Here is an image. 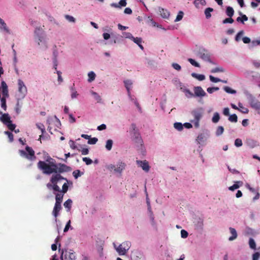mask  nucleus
Segmentation results:
<instances>
[{
  "label": "nucleus",
  "mask_w": 260,
  "mask_h": 260,
  "mask_svg": "<svg viewBox=\"0 0 260 260\" xmlns=\"http://www.w3.org/2000/svg\"><path fill=\"white\" fill-rule=\"evenodd\" d=\"M61 180H64L68 182V180L63 177L60 174H53L50 178V182L52 184L48 183L47 186L49 188L51 187L54 191L65 193L68 190L69 186L67 183H64L62 185V190H60L59 187L57 185V183Z\"/></svg>",
  "instance_id": "1"
},
{
  "label": "nucleus",
  "mask_w": 260,
  "mask_h": 260,
  "mask_svg": "<svg viewBox=\"0 0 260 260\" xmlns=\"http://www.w3.org/2000/svg\"><path fill=\"white\" fill-rule=\"evenodd\" d=\"M129 133L132 141L138 146H142L143 141L139 132V129L137 128L135 123L131 124Z\"/></svg>",
  "instance_id": "2"
},
{
  "label": "nucleus",
  "mask_w": 260,
  "mask_h": 260,
  "mask_svg": "<svg viewBox=\"0 0 260 260\" xmlns=\"http://www.w3.org/2000/svg\"><path fill=\"white\" fill-rule=\"evenodd\" d=\"M204 113V110L202 108H198L192 110L191 112L193 119L191 122L194 124L195 127H199V121L202 117Z\"/></svg>",
  "instance_id": "3"
},
{
  "label": "nucleus",
  "mask_w": 260,
  "mask_h": 260,
  "mask_svg": "<svg viewBox=\"0 0 260 260\" xmlns=\"http://www.w3.org/2000/svg\"><path fill=\"white\" fill-rule=\"evenodd\" d=\"M38 168L42 171L45 174H51L54 173V170L51 168L50 164H47L46 162L40 160L37 164Z\"/></svg>",
  "instance_id": "4"
},
{
  "label": "nucleus",
  "mask_w": 260,
  "mask_h": 260,
  "mask_svg": "<svg viewBox=\"0 0 260 260\" xmlns=\"http://www.w3.org/2000/svg\"><path fill=\"white\" fill-rule=\"evenodd\" d=\"M25 150L28 152V154L24 150H19V153L20 155V156L22 157H25V158L29 160H32L36 158L35 155V151L31 147L27 146L25 148Z\"/></svg>",
  "instance_id": "5"
},
{
  "label": "nucleus",
  "mask_w": 260,
  "mask_h": 260,
  "mask_svg": "<svg viewBox=\"0 0 260 260\" xmlns=\"http://www.w3.org/2000/svg\"><path fill=\"white\" fill-rule=\"evenodd\" d=\"M131 246V243L129 241H126L121 244L116 248L119 255H124L128 250Z\"/></svg>",
  "instance_id": "6"
},
{
  "label": "nucleus",
  "mask_w": 260,
  "mask_h": 260,
  "mask_svg": "<svg viewBox=\"0 0 260 260\" xmlns=\"http://www.w3.org/2000/svg\"><path fill=\"white\" fill-rule=\"evenodd\" d=\"M41 31L40 28H36L35 31L36 41L39 45H41V43L44 44L45 48H47V43L45 40L44 37L42 35H40L39 31Z\"/></svg>",
  "instance_id": "7"
},
{
  "label": "nucleus",
  "mask_w": 260,
  "mask_h": 260,
  "mask_svg": "<svg viewBox=\"0 0 260 260\" xmlns=\"http://www.w3.org/2000/svg\"><path fill=\"white\" fill-rule=\"evenodd\" d=\"M18 91L21 94V98L25 97L27 93V88L23 81L21 79L18 80Z\"/></svg>",
  "instance_id": "8"
},
{
  "label": "nucleus",
  "mask_w": 260,
  "mask_h": 260,
  "mask_svg": "<svg viewBox=\"0 0 260 260\" xmlns=\"http://www.w3.org/2000/svg\"><path fill=\"white\" fill-rule=\"evenodd\" d=\"M249 104L253 108L260 110V102L252 96H250L249 98Z\"/></svg>",
  "instance_id": "9"
},
{
  "label": "nucleus",
  "mask_w": 260,
  "mask_h": 260,
  "mask_svg": "<svg viewBox=\"0 0 260 260\" xmlns=\"http://www.w3.org/2000/svg\"><path fill=\"white\" fill-rule=\"evenodd\" d=\"M136 162L137 164L139 167H141L142 169L145 172H148L149 171L150 166L149 165L148 162L147 160H137Z\"/></svg>",
  "instance_id": "10"
},
{
  "label": "nucleus",
  "mask_w": 260,
  "mask_h": 260,
  "mask_svg": "<svg viewBox=\"0 0 260 260\" xmlns=\"http://www.w3.org/2000/svg\"><path fill=\"white\" fill-rule=\"evenodd\" d=\"M61 209V204L55 203V205L52 211V214L55 217L56 221H57V217L59 215V213Z\"/></svg>",
  "instance_id": "11"
},
{
  "label": "nucleus",
  "mask_w": 260,
  "mask_h": 260,
  "mask_svg": "<svg viewBox=\"0 0 260 260\" xmlns=\"http://www.w3.org/2000/svg\"><path fill=\"white\" fill-rule=\"evenodd\" d=\"M1 87L2 88V97L9 98V90L8 87L6 83L4 81H2L1 82Z\"/></svg>",
  "instance_id": "12"
},
{
  "label": "nucleus",
  "mask_w": 260,
  "mask_h": 260,
  "mask_svg": "<svg viewBox=\"0 0 260 260\" xmlns=\"http://www.w3.org/2000/svg\"><path fill=\"white\" fill-rule=\"evenodd\" d=\"M71 170V167L63 164H58V173L59 174L63 172H68Z\"/></svg>",
  "instance_id": "13"
},
{
  "label": "nucleus",
  "mask_w": 260,
  "mask_h": 260,
  "mask_svg": "<svg viewBox=\"0 0 260 260\" xmlns=\"http://www.w3.org/2000/svg\"><path fill=\"white\" fill-rule=\"evenodd\" d=\"M194 92L196 96L203 97L206 95L205 91L200 86H197L194 88Z\"/></svg>",
  "instance_id": "14"
},
{
  "label": "nucleus",
  "mask_w": 260,
  "mask_h": 260,
  "mask_svg": "<svg viewBox=\"0 0 260 260\" xmlns=\"http://www.w3.org/2000/svg\"><path fill=\"white\" fill-rule=\"evenodd\" d=\"M0 114L2 116L0 117V121H1L4 124H7L11 122V118L8 113L3 114L2 111H0Z\"/></svg>",
  "instance_id": "15"
},
{
  "label": "nucleus",
  "mask_w": 260,
  "mask_h": 260,
  "mask_svg": "<svg viewBox=\"0 0 260 260\" xmlns=\"http://www.w3.org/2000/svg\"><path fill=\"white\" fill-rule=\"evenodd\" d=\"M125 167L126 164L124 162H119L116 166L114 172L121 174L122 171L125 169Z\"/></svg>",
  "instance_id": "16"
},
{
  "label": "nucleus",
  "mask_w": 260,
  "mask_h": 260,
  "mask_svg": "<svg viewBox=\"0 0 260 260\" xmlns=\"http://www.w3.org/2000/svg\"><path fill=\"white\" fill-rule=\"evenodd\" d=\"M76 257L75 252L73 250L70 251H66L64 254V260H75Z\"/></svg>",
  "instance_id": "17"
},
{
  "label": "nucleus",
  "mask_w": 260,
  "mask_h": 260,
  "mask_svg": "<svg viewBox=\"0 0 260 260\" xmlns=\"http://www.w3.org/2000/svg\"><path fill=\"white\" fill-rule=\"evenodd\" d=\"M47 161L49 162L50 164L51 168L54 170V173L55 174H58V164H56L53 160V159L49 157L47 160Z\"/></svg>",
  "instance_id": "18"
},
{
  "label": "nucleus",
  "mask_w": 260,
  "mask_h": 260,
  "mask_svg": "<svg viewBox=\"0 0 260 260\" xmlns=\"http://www.w3.org/2000/svg\"><path fill=\"white\" fill-rule=\"evenodd\" d=\"M158 10H159V12L160 16L163 18H165V19L169 18V17L170 16V12L168 10L163 9L162 8H160V7L159 8Z\"/></svg>",
  "instance_id": "19"
},
{
  "label": "nucleus",
  "mask_w": 260,
  "mask_h": 260,
  "mask_svg": "<svg viewBox=\"0 0 260 260\" xmlns=\"http://www.w3.org/2000/svg\"><path fill=\"white\" fill-rule=\"evenodd\" d=\"M126 5V0H120L118 4L112 3L111 6L114 8H120L121 7H125Z\"/></svg>",
  "instance_id": "20"
},
{
  "label": "nucleus",
  "mask_w": 260,
  "mask_h": 260,
  "mask_svg": "<svg viewBox=\"0 0 260 260\" xmlns=\"http://www.w3.org/2000/svg\"><path fill=\"white\" fill-rule=\"evenodd\" d=\"M0 28L1 29H3L7 33L10 34V31L9 29H8L6 23L1 18H0Z\"/></svg>",
  "instance_id": "21"
},
{
  "label": "nucleus",
  "mask_w": 260,
  "mask_h": 260,
  "mask_svg": "<svg viewBox=\"0 0 260 260\" xmlns=\"http://www.w3.org/2000/svg\"><path fill=\"white\" fill-rule=\"evenodd\" d=\"M229 230L232 236L229 238V240L230 241H233L237 238V233L236 230L234 228H230Z\"/></svg>",
  "instance_id": "22"
},
{
  "label": "nucleus",
  "mask_w": 260,
  "mask_h": 260,
  "mask_svg": "<svg viewBox=\"0 0 260 260\" xmlns=\"http://www.w3.org/2000/svg\"><path fill=\"white\" fill-rule=\"evenodd\" d=\"M63 194L61 192H58L55 195V203L61 204L63 197Z\"/></svg>",
  "instance_id": "23"
},
{
  "label": "nucleus",
  "mask_w": 260,
  "mask_h": 260,
  "mask_svg": "<svg viewBox=\"0 0 260 260\" xmlns=\"http://www.w3.org/2000/svg\"><path fill=\"white\" fill-rule=\"evenodd\" d=\"M243 184V182L241 181H237L235 184L230 186L229 189L230 190L234 191L236 189L239 188L240 186H242Z\"/></svg>",
  "instance_id": "24"
},
{
  "label": "nucleus",
  "mask_w": 260,
  "mask_h": 260,
  "mask_svg": "<svg viewBox=\"0 0 260 260\" xmlns=\"http://www.w3.org/2000/svg\"><path fill=\"white\" fill-rule=\"evenodd\" d=\"M191 76L199 81H203L205 79V76L204 75L198 74L195 73H192L191 74Z\"/></svg>",
  "instance_id": "25"
},
{
  "label": "nucleus",
  "mask_w": 260,
  "mask_h": 260,
  "mask_svg": "<svg viewBox=\"0 0 260 260\" xmlns=\"http://www.w3.org/2000/svg\"><path fill=\"white\" fill-rule=\"evenodd\" d=\"M7 98H8L2 97V98H1V100H0L1 103V107L4 111H6L7 108V104H6V99Z\"/></svg>",
  "instance_id": "26"
},
{
  "label": "nucleus",
  "mask_w": 260,
  "mask_h": 260,
  "mask_svg": "<svg viewBox=\"0 0 260 260\" xmlns=\"http://www.w3.org/2000/svg\"><path fill=\"white\" fill-rule=\"evenodd\" d=\"M234 14L233 8L230 6H228L226 9V14L228 16L232 17Z\"/></svg>",
  "instance_id": "27"
},
{
  "label": "nucleus",
  "mask_w": 260,
  "mask_h": 260,
  "mask_svg": "<svg viewBox=\"0 0 260 260\" xmlns=\"http://www.w3.org/2000/svg\"><path fill=\"white\" fill-rule=\"evenodd\" d=\"M72 201L71 199H68L63 204V206L66 208H67V211H70L72 207Z\"/></svg>",
  "instance_id": "28"
},
{
  "label": "nucleus",
  "mask_w": 260,
  "mask_h": 260,
  "mask_svg": "<svg viewBox=\"0 0 260 260\" xmlns=\"http://www.w3.org/2000/svg\"><path fill=\"white\" fill-rule=\"evenodd\" d=\"M213 11V9L211 8H207L205 10V14L207 19L211 17V12Z\"/></svg>",
  "instance_id": "29"
},
{
  "label": "nucleus",
  "mask_w": 260,
  "mask_h": 260,
  "mask_svg": "<svg viewBox=\"0 0 260 260\" xmlns=\"http://www.w3.org/2000/svg\"><path fill=\"white\" fill-rule=\"evenodd\" d=\"M125 87L126 88L128 93H129L130 88L132 85V82L129 80H127L124 81Z\"/></svg>",
  "instance_id": "30"
},
{
  "label": "nucleus",
  "mask_w": 260,
  "mask_h": 260,
  "mask_svg": "<svg viewBox=\"0 0 260 260\" xmlns=\"http://www.w3.org/2000/svg\"><path fill=\"white\" fill-rule=\"evenodd\" d=\"M88 81L89 82H91L95 79V74L93 72L91 71V72H90L88 74Z\"/></svg>",
  "instance_id": "31"
},
{
  "label": "nucleus",
  "mask_w": 260,
  "mask_h": 260,
  "mask_svg": "<svg viewBox=\"0 0 260 260\" xmlns=\"http://www.w3.org/2000/svg\"><path fill=\"white\" fill-rule=\"evenodd\" d=\"M220 119V116L218 113L216 112L214 114L212 120L213 123H217Z\"/></svg>",
  "instance_id": "32"
},
{
  "label": "nucleus",
  "mask_w": 260,
  "mask_h": 260,
  "mask_svg": "<svg viewBox=\"0 0 260 260\" xmlns=\"http://www.w3.org/2000/svg\"><path fill=\"white\" fill-rule=\"evenodd\" d=\"M113 145V141L112 140H108L106 142V148L110 151L111 150Z\"/></svg>",
  "instance_id": "33"
},
{
  "label": "nucleus",
  "mask_w": 260,
  "mask_h": 260,
  "mask_svg": "<svg viewBox=\"0 0 260 260\" xmlns=\"http://www.w3.org/2000/svg\"><path fill=\"white\" fill-rule=\"evenodd\" d=\"M229 120L232 122H237L238 121L237 116L235 114L230 115L229 117Z\"/></svg>",
  "instance_id": "34"
},
{
  "label": "nucleus",
  "mask_w": 260,
  "mask_h": 260,
  "mask_svg": "<svg viewBox=\"0 0 260 260\" xmlns=\"http://www.w3.org/2000/svg\"><path fill=\"white\" fill-rule=\"evenodd\" d=\"M174 127L177 130L181 131L183 129V125L180 122H175L174 124Z\"/></svg>",
  "instance_id": "35"
},
{
  "label": "nucleus",
  "mask_w": 260,
  "mask_h": 260,
  "mask_svg": "<svg viewBox=\"0 0 260 260\" xmlns=\"http://www.w3.org/2000/svg\"><path fill=\"white\" fill-rule=\"evenodd\" d=\"M37 127L41 131L42 134H43L46 132L45 128L43 124L42 123H37L36 124Z\"/></svg>",
  "instance_id": "36"
},
{
  "label": "nucleus",
  "mask_w": 260,
  "mask_h": 260,
  "mask_svg": "<svg viewBox=\"0 0 260 260\" xmlns=\"http://www.w3.org/2000/svg\"><path fill=\"white\" fill-rule=\"evenodd\" d=\"M249 245L251 249H255L256 244L254 240L252 238H250L249 241Z\"/></svg>",
  "instance_id": "37"
},
{
  "label": "nucleus",
  "mask_w": 260,
  "mask_h": 260,
  "mask_svg": "<svg viewBox=\"0 0 260 260\" xmlns=\"http://www.w3.org/2000/svg\"><path fill=\"white\" fill-rule=\"evenodd\" d=\"M98 138L94 137V138H91L89 139L88 141V144L90 145H93L96 144V143L98 142Z\"/></svg>",
  "instance_id": "38"
},
{
  "label": "nucleus",
  "mask_w": 260,
  "mask_h": 260,
  "mask_svg": "<svg viewBox=\"0 0 260 260\" xmlns=\"http://www.w3.org/2000/svg\"><path fill=\"white\" fill-rule=\"evenodd\" d=\"M5 134L8 136V137L9 139V141L10 142H12L14 140V137H13V134L11 132H10L9 131L5 132Z\"/></svg>",
  "instance_id": "39"
},
{
  "label": "nucleus",
  "mask_w": 260,
  "mask_h": 260,
  "mask_svg": "<svg viewBox=\"0 0 260 260\" xmlns=\"http://www.w3.org/2000/svg\"><path fill=\"white\" fill-rule=\"evenodd\" d=\"M223 131H224V128H223V126H219L217 128V130L216 132V135L217 136H220L223 133Z\"/></svg>",
  "instance_id": "40"
},
{
  "label": "nucleus",
  "mask_w": 260,
  "mask_h": 260,
  "mask_svg": "<svg viewBox=\"0 0 260 260\" xmlns=\"http://www.w3.org/2000/svg\"><path fill=\"white\" fill-rule=\"evenodd\" d=\"M132 40L138 45H139V44H141L142 40L141 38H135L133 36H132Z\"/></svg>",
  "instance_id": "41"
},
{
  "label": "nucleus",
  "mask_w": 260,
  "mask_h": 260,
  "mask_svg": "<svg viewBox=\"0 0 260 260\" xmlns=\"http://www.w3.org/2000/svg\"><path fill=\"white\" fill-rule=\"evenodd\" d=\"M53 55H54V58H53L54 66L55 69L56 70V69H57L56 67L57 66V52L55 51L53 52Z\"/></svg>",
  "instance_id": "42"
},
{
  "label": "nucleus",
  "mask_w": 260,
  "mask_h": 260,
  "mask_svg": "<svg viewBox=\"0 0 260 260\" xmlns=\"http://www.w3.org/2000/svg\"><path fill=\"white\" fill-rule=\"evenodd\" d=\"M5 125H7L8 128L11 131H13L15 129L16 127V125L14 124H13L12 123V121L10 123H8L7 124H6Z\"/></svg>",
  "instance_id": "43"
},
{
  "label": "nucleus",
  "mask_w": 260,
  "mask_h": 260,
  "mask_svg": "<svg viewBox=\"0 0 260 260\" xmlns=\"http://www.w3.org/2000/svg\"><path fill=\"white\" fill-rule=\"evenodd\" d=\"M211 72L212 73H215L217 72H224V70L222 68L217 67L213 69Z\"/></svg>",
  "instance_id": "44"
},
{
  "label": "nucleus",
  "mask_w": 260,
  "mask_h": 260,
  "mask_svg": "<svg viewBox=\"0 0 260 260\" xmlns=\"http://www.w3.org/2000/svg\"><path fill=\"white\" fill-rule=\"evenodd\" d=\"M223 89L225 92H226L227 93H229L233 94V93H235L236 92V90L231 89L230 87H229L228 86L224 87Z\"/></svg>",
  "instance_id": "45"
},
{
  "label": "nucleus",
  "mask_w": 260,
  "mask_h": 260,
  "mask_svg": "<svg viewBox=\"0 0 260 260\" xmlns=\"http://www.w3.org/2000/svg\"><path fill=\"white\" fill-rule=\"evenodd\" d=\"M183 14H184L182 11H179L176 18L175 21L177 22V21H180L183 18Z\"/></svg>",
  "instance_id": "46"
},
{
  "label": "nucleus",
  "mask_w": 260,
  "mask_h": 260,
  "mask_svg": "<svg viewBox=\"0 0 260 260\" xmlns=\"http://www.w3.org/2000/svg\"><path fill=\"white\" fill-rule=\"evenodd\" d=\"M200 57L205 60H208L210 59V56L207 53H200Z\"/></svg>",
  "instance_id": "47"
},
{
  "label": "nucleus",
  "mask_w": 260,
  "mask_h": 260,
  "mask_svg": "<svg viewBox=\"0 0 260 260\" xmlns=\"http://www.w3.org/2000/svg\"><path fill=\"white\" fill-rule=\"evenodd\" d=\"M188 61L193 66L196 67H200V64L199 63L196 62L194 59L192 58H188Z\"/></svg>",
  "instance_id": "48"
},
{
  "label": "nucleus",
  "mask_w": 260,
  "mask_h": 260,
  "mask_svg": "<svg viewBox=\"0 0 260 260\" xmlns=\"http://www.w3.org/2000/svg\"><path fill=\"white\" fill-rule=\"evenodd\" d=\"M92 94L94 96V99L97 101L98 103L101 102V96L96 92L92 91Z\"/></svg>",
  "instance_id": "49"
},
{
  "label": "nucleus",
  "mask_w": 260,
  "mask_h": 260,
  "mask_svg": "<svg viewBox=\"0 0 260 260\" xmlns=\"http://www.w3.org/2000/svg\"><path fill=\"white\" fill-rule=\"evenodd\" d=\"M209 78H210V81L214 83H217V82H220V81H221V79H220L218 78H215L212 75H210Z\"/></svg>",
  "instance_id": "50"
},
{
  "label": "nucleus",
  "mask_w": 260,
  "mask_h": 260,
  "mask_svg": "<svg viewBox=\"0 0 260 260\" xmlns=\"http://www.w3.org/2000/svg\"><path fill=\"white\" fill-rule=\"evenodd\" d=\"M73 175L75 178L77 179L81 175V174L79 170H77L73 172Z\"/></svg>",
  "instance_id": "51"
},
{
  "label": "nucleus",
  "mask_w": 260,
  "mask_h": 260,
  "mask_svg": "<svg viewBox=\"0 0 260 260\" xmlns=\"http://www.w3.org/2000/svg\"><path fill=\"white\" fill-rule=\"evenodd\" d=\"M233 22H234V19L232 17H229V18H225V19H224L223 20L222 23L223 24H225V23H233Z\"/></svg>",
  "instance_id": "52"
},
{
  "label": "nucleus",
  "mask_w": 260,
  "mask_h": 260,
  "mask_svg": "<svg viewBox=\"0 0 260 260\" xmlns=\"http://www.w3.org/2000/svg\"><path fill=\"white\" fill-rule=\"evenodd\" d=\"M244 32L243 30L240 31L236 36L235 40L236 41H239L241 39V36L243 35Z\"/></svg>",
  "instance_id": "53"
},
{
  "label": "nucleus",
  "mask_w": 260,
  "mask_h": 260,
  "mask_svg": "<svg viewBox=\"0 0 260 260\" xmlns=\"http://www.w3.org/2000/svg\"><path fill=\"white\" fill-rule=\"evenodd\" d=\"M82 160L87 165H90L92 162V160L88 157H83Z\"/></svg>",
  "instance_id": "54"
},
{
  "label": "nucleus",
  "mask_w": 260,
  "mask_h": 260,
  "mask_svg": "<svg viewBox=\"0 0 260 260\" xmlns=\"http://www.w3.org/2000/svg\"><path fill=\"white\" fill-rule=\"evenodd\" d=\"M242 141L240 139H237L235 141V145L237 147H240L242 145Z\"/></svg>",
  "instance_id": "55"
},
{
  "label": "nucleus",
  "mask_w": 260,
  "mask_h": 260,
  "mask_svg": "<svg viewBox=\"0 0 260 260\" xmlns=\"http://www.w3.org/2000/svg\"><path fill=\"white\" fill-rule=\"evenodd\" d=\"M71 89L72 90V93L71 94V97L72 99H74V98H76L77 95H78L77 92L76 91H74V89L73 88V87H72L71 88Z\"/></svg>",
  "instance_id": "56"
},
{
  "label": "nucleus",
  "mask_w": 260,
  "mask_h": 260,
  "mask_svg": "<svg viewBox=\"0 0 260 260\" xmlns=\"http://www.w3.org/2000/svg\"><path fill=\"white\" fill-rule=\"evenodd\" d=\"M70 227H71V220H69L66 225V226L63 230V232L65 233L67 232Z\"/></svg>",
  "instance_id": "57"
},
{
  "label": "nucleus",
  "mask_w": 260,
  "mask_h": 260,
  "mask_svg": "<svg viewBox=\"0 0 260 260\" xmlns=\"http://www.w3.org/2000/svg\"><path fill=\"white\" fill-rule=\"evenodd\" d=\"M65 17L70 22H74L75 21V19L72 16L67 15Z\"/></svg>",
  "instance_id": "58"
},
{
  "label": "nucleus",
  "mask_w": 260,
  "mask_h": 260,
  "mask_svg": "<svg viewBox=\"0 0 260 260\" xmlns=\"http://www.w3.org/2000/svg\"><path fill=\"white\" fill-rule=\"evenodd\" d=\"M260 254L259 252H256L254 253L252 255V260H258L259 258Z\"/></svg>",
  "instance_id": "59"
},
{
  "label": "nucleus",
  "mask_w": 260,
  "mask_h": 260,
  "mask_svg": "<svg viewBox=\"0 0 260 260\" xmlns=\"http://www.w3.org/2000/svg\"><path fill=\"white\" fill-rule=\"evenodd\" d=\"M181 235L182 238H185L188 236V233L185 230H182L181 231Z\"/></svg>",
  "instance_id": "60"
},
{
  "label": "nucleus",
  "mask_w": 260,
  "mask_h": 260,
  "mask_svg": "<svg viewBox=\"0 0 260 260\" xmlns=\"http://www.w3.org/2000/svg\"><path fill=\"white\" fill-rule=\"evenodd\" d=\"M103 248L102 246H100L98 248V251L99 254V255L100 257H102L103 256Z\"/></svg>",
  "instance_id": "61"
},
{
  "label": "nucleus",
  "mask_w": 260,
  "mask_h": 260,
  "mask_svg": "<svg viewBox=\"0 0 260 260\" xmlns=\"http://www.w3.org/2000/svg\"><path fill=\"white\" fill-rule=\"evenodd\" d=\"M172 67L174 69L177 71H180L181 70V66L177 63H173L172 64Z\"/></svg>",
  "instance_id": "62"
},
{
  "label": "nucleus",
  "mask_w": 260,
  "mask_h": 260,
  "mask_svg": "<svg viewBox=\"0 0 260 260\" xmlns=\"http://www.w3.org/2000/svg\"><path fill=\"white\" fill-rule=\"evenodd\" d=\"M115 168H116V166L112 165V164H110L107 167V169L110 171H111L112 170L114 171V169H115Z\"/></svg>",
  "instance_id": "63"
},
{
  "label": "nucleus",
  "mask_w": 260,
  "mask_h": 260,
  "mask_svg": "<svg viewBox=\"0 0 260 260\" xmlns=\"http://www.w3.org/2000/svg\"><path fill=\"white\" fill-rule=\"evenodd\" d=\"M252 47H254V46H257V45H260V41L259 40H255V41H253L252 42Z\"/></svg>",
  "instance_id": "64"
}]
</instances>
